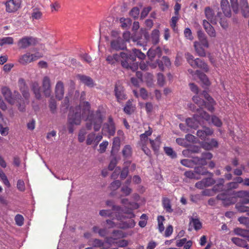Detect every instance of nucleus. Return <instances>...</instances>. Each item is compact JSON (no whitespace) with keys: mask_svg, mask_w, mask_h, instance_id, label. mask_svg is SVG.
I'll return each mask as SVG.
<instances>
[{"mask_svg":"<svg viewBox=\"0 0 249 249\" xmlns=\"http://www.w3.org/2000/svg\"><path fill=\"white\" fill-rule=\"evenodd\" d=\"M82 118L85 119L86 127L88 130L92 129V127L95 131H98L103 123V116L100 110L95 112H90V106L88 101H85L82 104Z\"/></svg>","mask_w":249,"mask_h":249,"instance_id":"1","label":"nucleus"},{"mask_svg":"<svg viewBox=\"0 0 249 249\" xmlns=\"http://www.w3.org/2000/svg\"><path fill=\"white\" fill-rule=\"evenodd\" d=\"M1 93L9 104L14 105L17 104L18 110L21 112L26 110L25 101L18 91H14L12 92L9 88L3 87L1 89Z\"/></svg>","mask_w":249,"mask_h":249,"instance_id":"2","label":"nucleus"},{"mask_svg":"<svg viewBox=\"0 0 249 249\" xmlns=\"http://www.w3.org/2000/svg\"><path fill=\"white\" fill-rule=\"evenodd\" d=\"M82 118L80 106H77L74 110H70L68 116V122L71 125H80Z\"/></svg>","mask_w":249,"mask_h":249,"instance_id":"3","label":"nucleus"},{"mask_svg":"<svg viewBox=\"0 0 249 249\" xmlns=\"http://www.w3.org/2000/svg\"><path fill=\"white\" fill-rule=\"evenodd\" d=\"M42 57V54L39 53L32 54L31 53L27 52L19 57L18 62L21 65H27L30 63L38 60Z\"/></svg>","mask_w":249,"mask_h":249,"instance_id":"4","label":"nucleus"},{"mask_svg":"<svg viewBox=\"0 0 249 249\" xmlns=\"http://www.w3.org/2000/svg\"><path fill=\"white\" fill-rule=\"evenodd\" d=\"M36 44V39L32 36H28L21 37L18 42V46L21 49H25Z\"/></svg>","mask_w":249,"mask_h":249,"instance_id":"5","label":"nucleus"},{"mask_svg":"<svg viewBox=\"0 0 249 249\" xmlns=\"http://www.w3.org/2000/svg\"><path fill=\"white\" fill-rule=\"evenodd\" d=\"M126 57L127 53L125 52H121L120 54L116 53L112 55H108L106 56V61L108 64L115 66L120 62L121 59H126Z\"/></svg>","mask_w":249,"mask_h":249,"instance_id":"6","label":"nucleus"},{"mask_svg":"<svg viewBox=\"0 0 249 249\" xmlns=\"http://www.w3.org/2000/svg\"><path fill=\"white\" fill-rule=\"evenodd\" d=\"M110 46L111 50L115 51L124 50L126 48L125 42L122 37L112 38L110 41Z\"/></svg>","mask_w":249,"mask_h":249,"instance_id":"7","label":"nucleus"},{"mask_svg":"<svg viewBox=\"0 0 249 249\" xmlns=\"http://www.w3.org/2000/svg\"><path fill=\"white\" fill-rule=\"evenodd\" d=\"M42 92L46 97H49L52 94L51 80L50 77L45 76L42 79L41 83Z\"/></svg>","mask_w":249,"mask_h":249,"instance_id":"8","label":"nucleus"},{"mask_svg":"<svg viewBox=\"0 0 249 249\" xmlns=\"http://www.w3.org/2000/svg\"><path fill=\"white\" fill-rule=\"evenodd\" d=\"M21 0H8L5 3L6 11L13 13L18 11L21 6Z\"/></svg>","mask_w":249,"mask_h":249,"instance_id":"9","label":"nucleus"},{"mask_svg":"<svg viewBox=\"0 0 249 249\" xmlns=\"http://www.w3.org/2000/svg\"><path fill=\"white\" fill-rule=\"evenodd\" d=\"M114 92H115V96L118 103H121L127 98L126 95L125 93V89L123 86L119 83H116L115 85Z\"/></svg>","mask_w":249,"mask_h":249,"instance_id":"10","label":"nucleus"},{"mask_svg":"<svg viewBox=\"0 0 249 249\" xmlns=\"http://www.w3.org/2000/svg\"><path fill=\"white\" fill-rule=\"evenodd\" d=\"M203 119L198 114H195L193 118H187L186 120V124L190 128L196 129L199 126V121Z\"/></svg>","mask_w":249,"mask_h":249,"instance_id":"11","label":"nucleus"},{"mask_svg":"<svg viewBox=\"0 0 249 249\" xmlns=\"http://www.w3.org/2000/svg\"><path fill=\"white\" fill-rule=\"evenodd\" d=\"M189 108L191 111L197 113L196 114H198V115L200 116V117L204 119V120L207 121H210V115L207 112L202 110V108H200L199 107V108H196L195 105L193 104H189Z\"/></svg>","mask_w":249,"mask_h":249,"instance_id":"12","label":"nucleus"},{"mask_svg":"<svg viewBox=\"0 0 249 249\" xmlns=\"http://www.w3.org/2000/svg\"><path fill=\"white\" fill-rule=\"evenodd\" d=\"M103 131L107 132L108 135L110 136H113L114 135L116 128L112 118H108L107 123H106L103 126Z\"/></svg>","mask_w":249,"mask_h":249,"instance_id":"13","label":"nucleus"},{"mask_svg":"<svg viewBox=\"0 0 249 249\" xmlns=\"http://www.w3.org/2000/svg\"><path fill=\"white\" fill-rule=\"evenodd\" d=\"M193 68H199L205 72L209 71L208 65L200 58H195V61L190 64Z\"/></svg>","mask_w":249,"mask_h":249,"instance_id":"14","label":"nucleus"},{"mask_svg":"<svg viewBox=\"0 0 249 249\" xmlns=\"http://www.w3.org/2000/svg\"><path fill=\"white\" fill-rule=\"evenodd\" d=\"M216 198L218 200L223 201L225 205H230L235 202V199L233 197H229L225 193L217 195Z\"/></svg>","mask_w":249,"mask_h":249,"instance_id":"15","label":"nucleus"},{"mask_svg":"<svg viewBox=\"0 0 249 249\" xmlns=\"http://www.w3.org/2000/svg\"><path fill=\"white\" fill-rule=\"evenodd\" d=\"M64 95V86L62 81H59L55 86V96L59 100L62 99Z\"/></svg>","mask_w":249,"mask_h":249,"instance_id":"16","label":"nucleus"},{"mask_svg":"<svg viewBox=\"0 0 249 249\" xmlns=\"http://www.w3.org/2000/svg\"><path fill=\"white\" fill-rule=\"evenodd\" d=\"M31 88L32 92H34L35 97L37 100H40L41 98V91L40 89L41 87L39 86V83L37 81H34L31 83Z\"/></svg>","mask_w":249,"mask_h":249,"instance_id":"17","label":"nucleus"},{"mask_svg":"<svg viewBox=\"0 0 249 249\" xmlns=\"http://www.w3.org/2000/svg\"><path fill=\"white\" fill-rule=\"evenodd\" d=\"M147 55H148V58L153 61L156 56H158L159 57L161 55V49L159 47L156 48H151L148 50L147 52Z\"/></svg>","mask_w":249,"mask_h":249,"instance_id":"18","label":"nucleus"},{"mask_svg":"<svg viewBox=\"0 0 249 249\" xmlns=\"http://www.w3.org/2000/svg\"><path fill=\"white\" fill-rule=\"evenodd\" d=\"M220 7L226 17L230 18L231 17V7L228 0H221Z\"/></svg>","mask_w":249,"mask_h":249,"instance_id":"19","label":"nucleus"},{"mask_svg":"<svg viewBox=\"0 0 249 249\" xmlns=\"http://www.w3.org/2000/svg\"><path fill=\"white\" fill-rule=\"evenodd\" d=\"M205 15L207 19L213 24H217V19L214 16L213 9L210 7H207L205 9Z\"/></svg>","mask_w":249,"mask_h":249,"instance_id":"20","label":"nucleus"},{"mask_svg":"<svg viewBox=\"0 0 249 249\" xmlns=\"http://www.w3.org/2000/svg\"><path fill=\"white\" fill-rule=\"evenodd\" d=\"M241 15L245 18L249 17V6L248 0H240Z\"/></svg>","mask_w":249,"mask_h":249,"instance_id":"21","label":"nucleus"},{"mask_svg":"<svg viewBox=\"0 0 249 249\" xmlns=\"http://www.w3.org/2000/svg\"><path fill=\"white\" fill-rule=\"evenodd\" d=\"M213 131L212 129L205 127L202 130L197 131L196 135L200 139L204 140L207 136L212 135Z\"/></svg>","mask_w":249,"mask_h":249,"instance_id":"22","label":"nucleus"},{"mask_svg":"<svg viewBox=\"0 0 249 249\" xmlns=\"http://www.w3.org/2000/svg\"><path fill=\"white\" fill-rule=\"evenodd\" d=\"M149 143H150L151 147L155 153H158L160 145H161V138L160 136H157L154 140L149 139Z\"/></svg>","mask_w":249,"mask_h":249,"instance_id":"23","label":"nucleus"},{"mask_svg":"<svg viewBox=\"0 0 249 249\" xmlns=\"http://www.w3.org/2000/svg\"><path fill=\"white\" fill-rule=\"evenodd\" d=\"M77 77L82 83L88 87L92 88L94 86L93 79L90 77L85 75H78Z\"/></svg>","mask_w":249,"mask_h":249,"instance_id":"24","label":"nucleus"},{"mask_svg":"<svg viewBox=\"0 0 249 249\" xmlns=\"http://www.w3.org/2000/svg\"><path fill=\"white\" fill-rule=\"evenodd\" d=\"M203 26H204L205 31L207 32L210 36L214 37L216 36V33L213 27L210 24V23L204 20L203 21Z\"/></svg>","mask_w":249,"mask_h":249,"instance_id":"25","label":"nucleus"},{"mask_svg":"<svg viewBox=\"0 0 249 249\" xmlns=\"http://www.w3.org/2000/svg\"><path fill=\"white\" fill-rule=\"evenodd\" d=\"M123 110L125 114L128 115H131L134 112L135 110V106L133 104V100L129 99L126 101L124 107L123 108Z\"/></svg>","mask_w":249,"mask_h":249,"instance_id":"26","label":"nucleus"},{"mask_svg":"<svg viewBox=\"0 0 249 249\" xmlns=\"http://www.w3.org/2000/svg\"><path fill=\"white\" fill-rule=\"evenodd\" d=\"M121 139L118 137H115L113 139L112 150H111V155L114 156L116 152H118L120 148Z\"/></svg>","mask_w":249,"mask_h":249,"instance_id":"27","label":"nucleus"},{"mask_svg":"<svg viewBox=\"0 0 249 249\" xmlns=\"http://www.w3.org/2000/svg\"><path fill=\"white\" fill-rule=\"evenodd\" d=\"M157 63H158L159 69L161 71H164V65L165 67H169L171 65L169 58L167 56H163L162 60H157Z\"/></svg>","mask_w":249,"mask_h":249,"instance_id":"28","label":"nucleus"},{"mask_svg":"<svg viewBox=\"0 0 249 249\" xmlns=\"http://www.w3.org/2000/svg\"><path fill=\"white\" fill-rule=\"evenodd\" d=\"M162 206L167 213H171L173 212V209L171 207V202L169 198L163 197L162 198Z\"/></svg>","mask_w":249,"mask_h":249,"instance_id":"29","label":"nucleus"},{"mask_svg":"<svg viewBox=\"0 0 249 249\" xmlns=\"http://www.w3.org/2000/svg\"><path fill=\"white\" fill-rule=\"evenodd\" d=\"M202 147L207 150H212L213 148L217 147V141L214 139H212L210 142H204L202 143Z\"/></svg>","mask_w":249,"mask_h":249,"instance_id":"30","label":"nucleus"},{"mask_svg":"<svg viewBox=\"0 0 249 249\" xmlns=\"http://www.w3.org/2000/svg\"><path fill=\"white\" fill-rule=\"evenodd\" d=\"M133 153V149L130 145H126L122 149V154L123 158L125 159H128L131 158Z\"/></svg>","mask_w":249,"mask_h":249,"instance_id":"31","label":"nucleus"},{"mask_svg":"<svg viewBox=\"0 0 249 249\" xmlns=\"http://www.w3.org/2000/svg\"><path fill=\"white\" fill-rule=\"evenodd\" d=\"M196 74L197 75L200 81H202V83L205 86L210 85V82L209 80L207 75L201 72L198 70L196 71Z\"/></svg>","mask_w":249,"mask_h":249,"instance_id":"32","label":"nucleus"},{"mask_svg":"<svg viewBox=\"0 0 249 249\" xmlns=\"http://www.w3.org/2000/svg\"><path fill=\"white\" fill-rule=\"evenodd\" d=\"M225 182V180L222 178H220L217 180V183L213 186L212 189L211 190L214 192V193H217L223 191V184Z\"/></svg>","mask_w":249,"mask_h":249,"instance_id":"33","label":"nucleus"},{"mask_svg":"<svg viewBox=\"0 0 249 249\" xmlns=\"http://www.w3.org/2000/svg\"><path fill=\"white\" fill-rule=\"evenodd\" d=\"M194 48L196 53L200 57H205L206 55L205 51L202 46L200 45L199 42H194Z\"/></svg>","mask_w":249,"mask_h":249,"instance_id":"34","label":"nucleus"},{"mask_svg":"<svg viewBox=\"0 0 249 249\" xmlns=\"http://www.w3.org/2000/svg\"><path fill=\"white\" fill-rule=\"evenodd\" d=\"M194 171L196 174L202 175H206L208 174L210 177H213V173L207 171V169L202 166L195 167Z\"/></svg>","mask_w":249,"mask_h":249,"instance_id":"35","label":"nucleus"},{"mask_svg":"<svg viewBox=\"0 0 249 249\" xmlns=\"http://www.w3.org/2000/svg\"><path fill=\"white\" fill-rule=\"evenodd\" d=\"M231 241L233 244L236 245L238 247L242 248H246L248 247V244L246 240L241 239L238 237H233L231 239Z\"/></svg>","mask_w":249,"mask_h":249,"instance_id":"36","label":"nucleus"},{"mask_svg":"<svg viewBox=\"0 0 249 249\" xmlns=\"http://www.w3.org/2000/svg\"><path fill=\"white\" fill-rule=\"evenodd\" d=\"M190 225L194 227L196 231H197L202 228V223L198 218H194L192 217L190 218Z\"/></svg>","mask_w":249,"mask_h":249,"instance_id":"37","label":"nucleus"},{"mask_svg":"<svg viewBox=\"0 0 249 249\" xmlns=\"http://www.w3.org/2000/svg\"><path fill=\"white\" fill-rule=\"evenodd\" d=\"M120 21L121 23V27L123 29H127L128 28L131 24V20L130 18H121L120 19Z\"/></svg>","mask_w":249,"mask_h":249,"instance_id":"38","label":"nucleus"},{"mask_svg":"<svg viewBox=\"0 0 249 249\" xmlns=\"http://www.w3.org/2000/svg\"><path fill=\"white\" fill-rule=\"evenodd\" d=\"M135 225L136 222L134 219H130L128 221L123 222V223L121 224L120 228L123 229L133 228Z\"/></svg>","mask_w":249,"mask_h":249,"instance_id":"39","label":"nucleus"},{"mask_svg":"<svg viewBox=\"0 0 249 249\" xmlns=\"http://www.w3.org/2000/svg\"><path fill=\"white\" fill-rule=\"evenodd\" d=\"M192 100L195 104L197 105L200 108H203L205 105V101L202 98H200L199 95H195L192 97Z\"/></svg>","mask_w":249,"mask_h":249,"instance_id":"40","label":"nucleus"},{"mask_svg":"<svg viewBox=\"0 0 249 249\" xmlns=\"http://www.w3.org/2000/svg\"><path fill=\"white\" fill-rule=\"evenodd\" d=\"M160 32L158 29H154L151 33V41L153 44H158L159 42Z\"/></svg>","mask_w":249,"mask_h":249,"instance_id":"41","label":"nucleus"},{"mask_svg":"<svg viewBox=\"0 0 249 249\" xmlns=\"http://www.w3.org/2000/svg\"><path fill=\"white\" fill-rule=\"evenodd\" d=\"M233 232L236 235L241 236L243 237L248 236L249 235V231L248 230H243L240 228H236L233 230Z\"/></svg>","mask_w":249,"mask_h":249,"instance_id":"42","label":"nucleus"},{"mask_svg":"<svg viewBox=\"0 0 249 249\" xmlns=\"http://www.w3.org/2000/svg\"><path fill=\"white\" fill-rule=\"evenodd\" d=\"M42 16V13L39 9L37 8L33 9L31 15V17L33 19H40Z\"/></svg>","mask_w":249,"mask_h":249,"instance_id":"43","label":"nucleus"},{"mask_svg":"<svg viewBox=\"0 0 249 249\" xmlns=\"http://www.w3.org/2000/svg\"><path fill=\"white\" fill-rule=\"evenodd\" d=\"M13 44H14L13 37H5L0 39V46L6 44L11 45Z\"/></svg>","mask_w":249,"mask_h":249,"instance_id":"44","label":"nucleus"},{"mask_svg":"<svg viewBox=\"0 0 249 249\" xmlns=\"http://www.w3.org/2000/svg\"><path fill=\"white\" fill-rule=\"evenodd\" d=\"M164 151L166 155L172 159L177 157V154L175 151L170 147H164Z\"/></svg>","mask_w":249,"mask_h":249,"instance_id":"45","label":"nucleus"},{"mask_svg":"<svg viewBox=\"0 0 249 249\" xmlns=\"http://www.w3.org/2000/svg\"><path fill=\"white\" fill-rule=\"evenodd\" d=\"M49 107L52 114H55L56 112V102L54 99L51 98L50 99Z\"/></svg>","mask_w":249,"mask_h":249,"instance_id":"46","label":"nucleus"},{"mask_svg":"<svg viewBox=\"0 0 249 249\" xmlns=\"http://www.w3.org/2000/svg\"><path fill=\"white\" fill-rule=\"evenodd\" d=\"M165 221V218L163 216L159 215L158 217V230L159 232H161L164 230V227L163 225V222Z\"/></svg>","mask_w":249,"mask_h":249,"instance_id":"47","label":"nucleus"},{"mask_svg":"<svg viewBox=\"0 0 249 249\" xmlns=\"http://www.w3.org/2000/svg\"><path fill=\"white\" fill-rule=\"evenodd\" d=\"M181 164L189 168H192L194 165H195L194 161V157L192 160L184 159L180 161Z\"/></svg>","mask_w":249,"mask_h":249,"instance_id":"48","label":"nucleus"},{"mask_svg":"<svg viewBox=\"0 0 249 249\" xmlns=\"http://www.w3.org/2000/svg\"><path fill=\"white\" fill-rule=\"evenodd\" d=\"M235 208L240 213H245L249 212V207L242 204L241 203H237L235 204Z\"/></svg>","mask_w":249,"mask_h":249,"instance_id":"49","label":"nucleus"},{"mask_svg":"<svg viewBox=\"0 0 249 249\" xmlns=\"http://www.w3.org/2000/svg\"><path fill=\"white\" fill-rule=\"evenodd\" d=\"M141 220L139 221V226L141 228H143L146 226L147 221L148 219V217L145 213H143L141 216Z\"/></svg>","mask_w":249,"mask_h":249,"instance_id":"50","label":"nucleus"},{"mask_svg":"<svg viewBox=\"0 0 249 249\" xmlns=\"http://www.w3.org/2000/svg\"><path fill=\"white\" fill-rule=\"evenodd\" d=\"M230 2L233 13L237 14L239 13L238 0H230Z\"/></svg>","mask_w":249,"mask_h":249,"instance_id":"51","label":"nucleus"},{"mask_svg":"<svg viewBox=\"0 0 249 249\" xmlns=\"http://www.w3.org/2000/svg\"><path fill=\"white\" fill-rule=\"evenodd\" d=\"M18 85L19 90L29 89L26 81L23 78H20L18 79Z\"/></svg>","mask_w":249,"mask_h":249,"instance_id":"52","label":"nucleus"},{"mask_svg":"<svg viewBox=\"0 0 249 249\" xmlns=\"http://www.w3.org/2000/svg\"><path fill=\"white\" fill-rule=\"evenodd\" d=\"M194 162L195 165H200L202 166L206 165L207 164L206 160L201 157H194Z\"/></svg>","mask_w":249,"mask_h":249,"instance_id":"53","label":"nucleus"},{"mask_svg":"<svg viewBox=\"0 0 249 249\" xmlns=\"http://www.w3.org/2000/svg\"><path fill=\"white\" fill-rule=\"evenodd\" d=\"M121 212L123 213L128 214V216L126 217L128 218L129 219H132L136 216V215H135L133 212V209L128 208L125 207V209H123V211Z\"/></svg>","mask_w":249,"mask_h":249,"instance_id":"54","label":"nucleus"},{"mask_svg":"<svg viewBox=\"0 0 249 249\" xmlns=\"http://www.w3.org/2000/svg\"><path fill=\"white\" fill-rule=\"evenodd\" d=\"M201 180L205 184V186L207 187L212 186L215 183V180L211 177L210 178H204Z\"/></svg>","mask_w":249,"mask_h":249,"instance_id":"55","label":"nucleus"},{"mask_svg":"<svg viewBox=\"0 0 249 249\" xmlns=\"http://www.w3.org/2000/svg\"><path fill=\"white\" fill-rule=\"evenodd\" d=\"M120 63H121L122 67L126 69H132L130 66V61L128 60V57L125 59H121Z\"/></svg>","mask_w":249,"mask_h":249,"instance_id":"56","label":"nucleus"},{"mask_svg":"<svg viewBox=\"0 0 249 249\" xmlns=\"http://www.w3.org/2000/svg\"><path fill=\"white\" fill-rule=\"evenodd\" d=\"M132 53L136 55L137 57L139 58L141 60L144 59L146 56L145 54L143 53L142 52H141V51L136 49L135 48L133 49L132 50Z\"/></svg>","mask_w":249,"mask_h":249,"instance_id":"57","label":"nucleus"},{"mask_svg":"<svg viewBox=\"0 0 249 249\" xmlns=\"http://www.w3.org/2000/svg\"><path fill=\"white\" fill-rule=\"evenodd\" d=\"M208 104L205 103V105L204 107H206L208 111L213 112L214 111V107L213 106L215 105V102L214 100H213V102L212 101H208Z\"/></svg>","mask_w":249,"mask_h":249,"instance_id":"58","label":"nucleus"},{"mask_svg":"<svg viewBox=\"0 0 249 249\" xmlns=\"http://www.w3.org/2000/svg\"><path fill=\"white\" fill-rule=\"evenodd\" d=\"M121 182L119 180H116L112 182L109 186V188L111 191H116L121 186Z\"/></svg>","mask_w":249,"mask_h":249,"instance_id":"59","label":"nucleus"},{"mask_svg":"<svg viewBox=\"0 0 249 249\" xmlns=\"http://www.w3.org/2000/svg\"><path fill=\"white\" fill-rule=\"evenodd\" d=\"M113 237L114 239H118L119 238L124 237L123 232L120 230H114L112 231Z\"/></svg>","mask_w":249,"mask_h":249,"instance_id":"60","label":"nucleus"},{"mask_svg":"<svg viewBox=\"0 0 249 249\" xmlns=\"http://www.w3.org/2000/svg\"><path fill=\"white\" fill-rule=\"evenodd\" d=\"M139 15V9L138 7H134L132 9H131L130 12V15L134 19H136L138 18V16Z\"/></svg>","mask_w":249,"mask_h":249,"instance_id":"61","label":"nucleus"},{"mask_svg":"<svg viewBox=\"0 0 249 249\" xmlns=\"http://www.w3.org/2000/svg\"><path fill=\"white\" fill-rule=\"evenodd\" d=\"M108 145V142L107 141H103V142L101 143L99 145V149H98V151H99L100 153H105Z\"/></svg>","mask_w":249,"mask_h":249,"instance_id":"62","label":"nucleus"},{"mask_svg":"<svg viewBox=\"0 0 249 249\" xmlns=\"http://www.w3.org/2000/svg\"><path fill=\"white\" fill-rule=\"evenodd\" d=\"M15 221L17 225L19 226H22L24 224V217L22 215L17 214L15 217Z\"/></svg>","mask_w":249,"mask_h":249,"instance_id":"63","label":"nucleus"},{"mask_svg":"<svg viewBox=\"0 0 249 249\" xmlns=\"http://www.w3.org/2000/svg\"><path fill=\"white\" fill-rule=\"evenodd\" d=\"M184 34L185 37L187 38V39L193 40L192 33L189 28H186L184 29Z\"/></svg>","mask_w":249,"mask_h":249,"instance_id":"64","label":"nucleus"}]
</instances>
